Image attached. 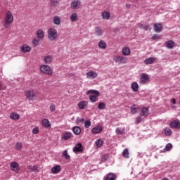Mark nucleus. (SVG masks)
Returning <instances> with one entry per match:
<instances>
[{
    "mask_svg": "<svg viewBox=\"0 0 180 180\" xmlns=\"http://www.w3.org/2000/svg\"><path fill=\"white\" fill-rule=\"evenodd\" d=\"M14 20L15 18L13 17L12 11H7L5 13V17L3 22L4 27H5V29H9V27H11V25L13 23Z\"/></svg>",
    "mask_w": 180,
    "mask_h": 180,
    "instance_id": "f257e3e1",
    "label": "nucleus"
},
{
    "mask_svg": "<svg viewBox=\"0 0 180 180\" xmlns=\"http://www.w3.org/2000/svg\"><path fill=\"white\" fill-rule=\"evenodd\" d=\"M48 39L50 41H56L58 39V32L55 28L51 27L48 30Z\"/></svg>",
    "mask_w": 180,
    "mask_h": 180,
    "instance_id": "f03ea898",
    "label": "nucleus"
},
{
    "mask_svg": "<svg viewBox=\"0 0 180 180\" xmlns=\"http://www.w3.org/2000/svg\"><path fill=\"white\" fill-rule=\"evenodd\" d=\"M89 94H91L89 96V99L91 102L93 103L96 102V98H98V96L101 95V94L98 91H88L86 92V95H89Z\"/></svg>",
    "mask_w": 180,
    "mask_h": 180,
    "instance_id": "7ed1b4c3",
    "label": "nucleus"
},
{
    "mask_svg": "<svg viewBox=\"0 0 180 180\" xmlns=\"http://www.w3.org/2000/svg\"><path fill=\"white\" fill-rule=\"evenodd\" d=\"M40 71L44 74H47V75H51V74H53V70H51V68L47 65H41Z\"/></svg>",
    "mask_w": 180,
    "mask_h": 180,
    "instance_id": "20e7f679",
    "label": "nucleus"
},
{
    "mask_svg": "<svg viewBox=\"0 0 180 180\" xmlns=\"http://www.w3.org/2000/svg\"><path fill=\"white\" fill-rule=\"evenodd\" d=\"M115 63L118 64H126L127 63V58L121 56H117L114 58Z\"/></svg>",
    "mask_w": 180,
    "mask_h": 180,
    "instance_id": "39448f33",
    "label": "nucleus"
},
{
    "mask_svg": "<svg viewBox=\"0 0 180 180\" xmlns=\"http://www.w3.org/2000/svg\"><path fill=\"white\" fill-rule=\"evenodd\" d=\"M25 96L28 101H34V99H36V94H34L33 91H26Z\"/></svg>",
    "mask_w": 180,
    "mask_h": 180,
    "instance_id": "423d86ee",
    "label": "nucleus"
},
{
    "mask_svg": "<svg viewBox=\"0 0 180 180\" xmlns=\"http://www.w3.org/2000/svg\"><path fill=\"white\" fill-rule=\"evenodd\" d=\"M10 167L11 169V171H13L14 172L19 174V171H20V168H19V164L18 162H12L10 164Z\"/></svg>",
    "mask_w": 180,
    "mask_h": 180,
    "instance_id": "0eeeda50",
    "label": "nucleus"
},
{
    "mask_svg": "<svg viewBox=\"0 0 180 180\" xmlns=\"http://www.w3.org/2000/svg\"><path fill=\"white\" fill-rule=\"evenodd\" d=\"M70 8L75 10L79 9L81 8V1L74 0L70 4Z\"/></svg>",
    "mask_w": 180,
    "mask_h": 180,
    "instance_id": "6e6552de",
    "label": "nucleus"
},
{
    "mask_svg": "<svg viewBox=\"0 0 180 180\" xmlns=\"http://www.w3.org/2000/svg\"><path fill=\"white\" fill-rule=\"evenodd\" d=\"M148 81H150V77L148 76V75H147L146 73H143L140 77V83L141 84H147V83H148Z\"/></svg>",
    "mask_w": 180,
    "mask_h": 180,
    "instance_id": "1a4fd4ad",
    "label": "nucleus"
},
{
    "mask_svg": "<svg viewBox=\"0 0 180 180\" xmlns=\"http://www.w3.org/2000/svg\"><path fill=\"white\" fill-rule=\"evenodd\" d=\"M169 127L171 129H176L179 130L180 129V121L179 120H173L169 123Z\"/></svg>",
    "mask_w": 180,
    "mask_h": 180,
    "instance_id": "9d476101",
    "label": "nucleus"
},
{
    "mask_svg": "<svg viewBox=\"0 0 180 180\" xmlns=\"http://www.w3.org/2000/svg\"><path fill=\"white\" fill-rule=\"evenodd\" d=\"M117 179V176L116 175V174L110 172L103 177V180H116Z\"/></svg>",
    "mask_w": 180,
    "mask_h": 180,
    "instance_id": "9b49d317",
    "label": "nucleus"
},
{
    "mask_svg": "<svg viewBox=\"0 0 180 180\" xmlns=\"http://www.w3.org/2000/svg\"><path fill=\"white\" fill-rule=\"evenodd\" d=\"M73 151L75 153V154H78V153H81L82 151H84V147L82 146V143H79L73 148Z\"/></svg>",
    "mask_w": 180,
    "mask_h": 180,
    "instance_id": "f8f14e48",
    "label": "nucleus"
},
{
    "mask_svg": "<svg viewBox=\"0 0 180 180\" xmlns=\"http://www.w3.org/2000/svg\"><path fill=\"white\" fill-rule=\"evenodd\" d=\"M88 101H82L77 103L78 108L82 110L84 109H86L88 108Z\"/></svg>",
    "mask_w": 180,
    "mask_h": 180,
    "instance_id": "ddd939ff",
    "label": "nucleus"
},
{
    "mask_svg": "<svg viewBox=\"0 0 180 180\" xmlns=\"http://www.w3.org/2000/svg\"><path fill=\"white\" fill-rule=\"evenodd\" d=\"M20 50L22 53H30V51H32V47L27 44H23L21 46Z\"/></svg>",
    "mask_w": 180,
    "mask_h": 180,
    "instance_id": "4468645a",
    "label": "nucleus"
},
{
    "mask_svg": "<svg viewBox=\"0 0 180 180\" xmlns=\"http://www.w3.org/2000/svg\"><path fill=\"white\" fill-rule=\"evenodd\" d=\"M150 112V110H148V108L143 107L141 109L140 111V116H145V117H147L148 116Z\"/></svg>",
    "mask_w": 180,
    "mask_h": 180,
    "instance_id": "2eb2a0df",
    "label": "nucleus"
},
{
    "mask_svg": "<svg viewBox=\"0 0 180 180\" xmlns=\"http://www.w3.org/2000/svg\"><path fill=\"white\" fill-rule=\"evenodd\" d=\"M103 130V128L102 127V126L98 125L96 127H94L92 129L91 131H92L93 134H99V133L101 131H102Z\"/></svg>",
    "mask_w": 180,
    "mask_h": 180,
    "instance_id": "dca6fc26",
    "label": "nucleus"
},
{
    "mask_svg": "<svg viewBox=\"0 0 180 180\" xmlns=\"http://www.w3.org/2000/svg\"><path fill=\"white\" fill-rule=\"evenodd\" d=\"M153 30L156 33H160L162 30V25L160 23H155L153 25Z\"/></svg>",
    "mask_w": 180,
    "mask_h": 180,
    "instance_id": "f3484780",
    "label": "nucleus"
},
{
    "mask_svg": "<svg viewBox=\"0 0 180 180\" xmlns=\"http://www.w3.org/2000/svg\"><path fill=\"white\" fill-rule=\"evenodd\" d=\"M98 77V73L94 72V71H89L86 73V77L89 78L90 79H95Z\"/></svg>",
    "mask_w": 180,
    "mask_h": 180,
    "instance_id": "a211bd4d",
    "label": "nucleus"
},
{
    "mask_svg": "<svg viewBox=\"0 0 180 180\" xmlns=\"http://www.w3.org/2000/svg\"><path fill=\"white\" fill-rule=\"evenodd\" d=\"M37 39L43 40L44 39V31L43 30H38L36 33Z\"/></svg>",
    "mask_w": 180,
    "mask_h": 180,
    "instance_id": "6ab92c4d",
    "label": "nucleus"
},
{
    "mask_svg": "<svg viewBox=\"0 0 180 180\" xmlns=\"http://www.w3.org/2000/svg\"><path fill=\"white\" fill-rule=\"evenodd\" d=\"M165 47L169 49H174V46H175V42L172 40L167 41L165 43Z\"/></svg>",
    "mask_w": 180,
    "mask_h": 180,
    "instance_id": "aec40b11",
    "label": "nucleus"
},
{
    "mask_svg": "<svg viewBox=\"0 0 180 180\" xmlns=\"http://www.w3.org/2000/svg\"><path fill=\"white\" fill-rule=\"evenodd\" d=\"M72 131L75 136H79L81 134L82 129L81 127L75 126L72 127Z\"/></svg>",
    "mask_w": 180,
    "mask_h": 180,
    "instance_id": "412c9836",
    "label": "nucleus"
},
{
    "mask_svg": "<svg viewBox=\"0 0 180 180\" xmlns=\"http://www.w3.org/2000/svg\"><path fill=\"white\" fill-rule=\"evenodd\" d=\"M157 60V58L150 57L148 58H146L144 60V63L146 64V65H150V64H154V62Z\"/></svg>",
    "mask_w": 180,
    "mask_h": 180,
    "instance_id": "4be33fe9",
    "label": "nucleus"
},
{
    "mask_svg": "<svg viewBox=\"0 0 180 180\" xmlns=\"http://www.w3.org/2000/svg\"><path fill=\"white\" fill-rule=\"evenodd\" d=\"M10 119L12 120H19V119H20V115L18 112H11Z\"/></svg>",
    "mask_w": 180,
    "mask_h": 180,
    "instance_id": "5701e85b",
    "label": "nucleus"
},
{
    "mask_svg": "<svg viewBox=\"0 0 180 180\" xmlns=\"http://www.w3.org/2000/svg\"><path fill=\"white\" fill-rule=\"evenodd\" d=\"M72 136V133L68 131L63 134V136L61 137L62 140H70Z\"/></svg>",
    "mask_w": 180,
    "mask_h": 180,
    "instance_id": "b1692460",
    "label": "nucleus"
},
{
    "mask_svg": "<svg viewBox=\"0 0 180 180\" xmlns=\"http://www.w3.org/2000/svg\"><path fill=\"white\" fill-rule=\"evenodd\" d=\"M42 126L46 129H49V127H51V124H50V121H49L47 118H44L42 120Z\"/></svg>",
    "mask_w": 180,
    "mask_h": 180,
    "instance_id": "393cba45",
    "label": "nucleus"
},
{
    "mask_svg": "<svg viewBox=\"0 0 180 180\" xmlns=\"http://www.w3.org/2000/svg\"><path fill=\"white\" fill-rule=\"evenodd\" d=\"M102 18L104 20H109L110 19V13L109 11H104L102 13Z\"/></svg>",
    "mask_w": 180,
    "mask_h": 180,
    "instance_id": "a878e982",
    "label": "nucleus"
},
{
    "mask_svg": "<svg viewBox=\"0 0 180 180\" xmlns=\"http://www.w3.org/2000/svg\"><path fill=\"white\" fill-rule=\"evenodd\" d=\"M122 56H130V48L125 46L122 50Z\"/></svg>",
    "mask_w": 180,
    "mask_h": 180,
    "instance_id": "bb28decb",
    "label": "nucleus"
},
{
    "mask_svg": "<svg viewBox=\"0 0 180 180\" xmlns=\"http://www.w3.org/2000/svg\"><path fill=\"white\" fill-rule=\"evenodd\" d=\"M53 174H59L61 172V167L60 165H56L51 169Z\"/></svg>",
    "mask_w": 180,
    "mask_h": 180,
    "instance_id": "cd10ccee",
    "label": "nucleus"
},
{
    "mask_svg": "<svg viewBox=\"0 0 180 180\" xmlns=\"http://www.w3.org/2000/svg\"><path fill=\"white\" fill-rule=\"evenodd\" d=\"M138 26H139V27H140V29H143V30H146V31L150 30V25H148L139 23Z\"/></svg>",
    "mask_w": 180,
    "mask_h": 180,
    "instance_id": "c85d7f7f",
    "label": "nucleus"
},
{
    "mask_svg": "<svg viewBox=\"0 0 180 180\" xmlns=\"http://www.w3.org/2000/svg\"><path fill=\"white\" fill-rule=\"evenodd\" d=\"M95 34H96V36H102V34H103V31L102 30V29L99 27H95Z\"/></svg>",
    "mask_w": 180,
    "mask_h": 180,
    "instance_id": "c756f323",
    "label": "nucleus"
},
{
    "mask_svg": "<svg viewBox=\"0 0 180 180\" xmlns=\"http://www.w3.org/2000/svg\"><path fill=\"white\" fill-rule=\"evenodd\" d=\"M70 20L71 22H77V20H78V14L77 13H73L70 15Z\"/></svg>",
    "mask_w": 180,
    "mask_h": 180,
    "instance_id": "7c9ffc66",
    "label": "nucleus"
},
{
    "mask_svg": "<svg viewBox=\"0 0 180 180\" xmlns=\"http://www.w3.org/2000/svg\"><path fill=\"white\" fill-rule=\"evenodd\" d=\"M52 60H53V58L50 56H47L44 58V61L45 64H50Z\"/></svg>",
    "mask_w": 180,
    "mask_h": 180,
    "instance_id": "2f4dec72",
    "label": "nucleus"
},
{
    "mask_svg": "<svg viewBox=\"0 0 180 180\" xmlns=\"http://www.w3.org/2000/svg\"><path fill=\"white\" fill-rule=\"evenodd\" d=\"M54 25H61V18L58 16L53 17Z\"/></svg>",
    "mask_w": 180,
    "mask_h": 180,
    "instance_id": "473e14b6",
    "label": "nucleus"
},
{
    "mask_svg": "<svg viewBox=\"0 0 180 180\" xmlns=\"http://www.w3.org/2000/svg\"><path fill=\"white\" fill-rule=\"evenodd\" d=\"M98 47L105 50V49H106V42L103 40L100 41L98 43Z\"/></svg>",
    "mask_w": 180,
    "mask_h": 180,
    "instance_id": "72a5a7b5",
    "label": "nucleus"
},
{
    "mask_svg": "<svg viewBox=\"0 0 180 180\" xmlns=\"http://www.w3.org/2000/svg\"><path fill=\"white\" fill-rule=\"evenodd\" d=\"M164 131L166 136H172V130H171V129L165 127Z\"/></svg>",
    "mask_w": 180,
    "mask_h": 180,
    "instance_id": "f704fd0d",
    "label": "nucleus"
},
{
    "mask_svg": "<svg viewBox=\"0 0 180 180\" xmlns=\"http://www.w3.org/2000/svg\"><path fill=\"white\" fill-rule=\"evenodd\" d=\"M32 44L34 47H37V46H39V44H40V39H39V38H34L32 40Z\"/></svg>",
    "mask_w": 180,
    "mask_h": 180,
    "instance_id": "c9c22d12",
    "label": "nucleus"
},
{
    "mask_svg": "<svg viewBox=\"0 0 180 180\" xmlns=\"http://www.w3.org/2000/svg\"><path fill=\"white\" fill-rule=\"evenodd\" d=\"M129 149L126 148L123 150L122 152V157H124V158H129Z\"/></svg>",
    "mask_w": 180,
    "mask_h": 180,
    "instance_id": "e433bc0d",
    "label": "nucleus"
},
{
    "mask_svg": "<svg viewBox=\"0 0 180 180\" xmlns=\"http://www.w3.org/2000/svg\"><path fill=\"white\" fill-rule=\"evenodd\" d=\"M98 108L100 109V110H103L106 109V104H105L103 102H101L98 104Z\"/></svg>",
    "mask_w": 180,
    "mask_h": 180,
    "instance_id": "4c0bfd02",
    "label": "nucleus"
},
{
    "mask_svg": "<svg viewBox=\"0 0 180 180\" xmlns=\"http://www.w3.org/2000/svg\"><path fill=\"white\" fill-rule=\"evenodd\" d=\"M62 157H63V158H65V160H70V155H68V151L67 150L63 151Z\"/></svg>",
    "mask_w": 180,
    "mask_h": 180,
    "instance_id": "58836bf2",
    "label": "nucleus"
},
{
    "mask_svg": "<svg viewBox=\"0 0 180 180\" xmlns=\"http://www.w3.org/2000/svg\"><path fill=\"white\" fill-rule=\"evenodd\" d=\"M60 2L58 0H51L50 5L51 6H58Z\"/></svg>",
    "mask_w": 180,
    "mask_h": 180,
    "instance_id": "ea45409f",
    "label": "nucleus"
},
{
    "mask_svg": "<svg viewBox=\"0 0 180 180\" xmlns=\"http://www.w3.org/2000/svg\"><path fill=\"white\" fill-rule=\"evenodd\" d=\"M131 89L133 91H139V84H137V82L132 83Z\"/></svg>",
    "mask_w": 180,
    "mask_h": 180,
    "instance_id": "a19ab883",
    "label": "nucleus"
},
{
    "mask_svg": "<svg viewBox=\"0 0 180 180\" xmlns=\"http://www.w3.org/2000/svg\"><path fill=\"white\" fill-rule=\"evenodd\" d=\"M171 148H172V143H167L164 148V151H170Z\"/></svg>",
    "mask_w": 180,
    "mask_h": 180,
    "instance_id": "79ce46f5",
    "label": "nucleus"
},
{
    "mask_svg": "<svg viewBox=\"0 0 180 180\" xmlns=\"http://www.w3.org/2000/svg\"><path fill=\"white\" fill-rule=\"evenodd\" d=\"M108 158H109V155L108 154L103 155L102 158H101L102 162H105L108 161Z\"/></svg>",
    "mask_w": 180,
    "mask_h": 180,
    "instance_id": "37998d69",
    "label": "nucleus"
},
{
    "mask_svg": "<svg viewBox=\"0 0 180 180\" xmlns=\"http://www.w3.org/2000/svg\"><path fill=\"white\" fill-rule=\"evenodd\" d=\"M84 127L85 129H89L91 127V120H87L84 122Z\"/></svg>",
    "mask_w": 180,
    "mask_h": 180,
    "instance_id": "c03bdc74",
    "label": "nucleus"
},
{
    "mask_svg": "<svg viewBox=\"0 0 180 180\" xmlns=\"http://www.w3.org/2000/svg\"><path fill=\"white\" fill-rule=\"evenodd\" d=\"M115 133L116 134H119V135H122L124 133V128H123L122 130H120V129L117 128L115 129Z\"/></svg>",
    "mask_w": 180,
    "mask_h": 180,
    "instance_id": "a18cd8bd",
    "label": "nucleus"
},
{
    "mask_svg": "<svg viewBox=\"0 0 180 180\" xmlns=\"http://www.w3.org/2000/svg\"><path fill=\"white\" fill-rule=\"evenodd\" d=\"M22 142H18L16 144H15V148L16 150H18V151H20V150H22Z\"/></svg>",
    "mask_w": 180,
    "mask_h": 180,
    "instance_id": "49530a36",
    "label": "nucleus"
},
{
    "mask_svg": "<svg viewBox=\"0 0 180 180\" xmlns=\"http://www.w3.org/2000/svg\"><path fill=\"white\" fill-rule=\"evenodd\" d=\"M131 113L133 115H136V113H137V108H136V105H134L132 107H131Z\"/></svg>",
    "mask_w": 180,
    "mask_h": 180,
    "instance_id": "de8ad7c7",
    "label": "nucleus"
},
{
    "mask_svg": "<svg viewBox=\"0 0 180 180\" xmlns=\"http://www.w3.org/2000/svg\"><path fill=\"white\" fill-rule=\"evenodd\" d=\"M143 116H139L137 117L135 120V123H136V124H139V123H141V122H143Z\"/></svg>",
    "mask_w": 180,
    "mask_h": 180,
    "instance_id": "09e8293b",
    "label": "nucleus"
},
{
    "mask_svg": "<svg viewBox=\"0 0 180 180\" xmlns=\"http://www.w3.org/2000/svg\"><path fill=\"white\" fill-rule=\"evenodd\" d=\"M96 144L98 148L102 147L103 142L101 139H98L96 141Z\"/></svg>",
    "mask_w": 180,
    "mask_h": 180,
    "instance_id": "8fccbe9b",
    "label": "nucleus"
},
{
    "mask_svg": "<svg viewBox=\"0 0 180 180\" xmlns=\"http://www.w3.org/2000/svg\"><path fill=\"white\" fill-rule=\"evenodd\" d=\"M85 120L84 118H77L76 120V124H79V123H84Z\"/></svg>",
    "mask_w": 180,
    "mask_h": 180,
    "instance_id": "3c124183",
    "label": "nucleus"
},
{
    "mask_svg": "<svg viewBox=\"0 0 180 180\" xmlns=\"http://www.w3.org/2000/svg\"><path fill=\"white\" fill-rule=\"evenodd\" d=\"M49 108H50L51 112H54V110H56V105L53 103H51L50 105Z\"/></svg>",
    "mask_w": 180,
    "mask_h": 180,
    "instance_id": "603ef678",
    "label": "nucleus"
},
{
    "mask_svg": "<svg viewBox=\"0 0 180 180\" xmlns=\"http://www.w3.org/2000/svg\"><path fill=\"white\" fill-rule=\"evenodd\" d=\"M39 133V127H35L32 129L33 134H37Z\"/></svg>",
    "mask_w": 180,
    "mask_h": 180,
    "instance_id": "864d4df0",
    "label": "nucleus"
},
{
    "mask_svg": "<svg viewBox=\"0 0 180 180\" xmlns=\"http://www.w3.org/2000/svg\"><path fill=\"white\" fill-rule=\"evenodd\" d=\"M152 40H157V39H160V36H158V34H154L152 37H151Z\"/></svg>",
    "mask_w": 180,
    "mask_h": 180,
    "instance_id": "5fc2aeb1",
    "label": "nucleus"
},
{
    "mask_svg": "<svg viewBox=\"0 0 180 180\" xmlns=\"http://www.w3.org/2000/svg\"><path fill=\"white\" fill-rule=\"evenodd\" d=\"M2 89H6V88L4 87V83L0 82V91H1Z\"/></svg>",
    "mask_w": 180,
    "mask_h": 180,
    "instance_id": "6e6d98bb",
    "label": "nucleus"
},
{
    "mask_svg": "<svg viewBox=\"0 0 180 180\" xmlns=\"http://www.w3.org/2000/svg\"><path fill=\"white\" fill-rule=\"evenodd\" d=\"M37 169H39V167L37 166H33V169H32V171H37Z\"/></svg>",
    "mask_w": 180,
    "mask_h": 180,
    "instance_id": "4d7b16f0",
    "label": "nucleus"
},
{
    "mask_svg": "<svg viewBox=\"0 0 180 180\" xmlns=\"http://www.w3.org/2000/svg\"><path fill=\"white\" fill-rule=\"evenodd\" d=\"M171 102H172V103H173V105H175L176 103L175 98H172Z\"/></svg>",
    "mask_w": 180,
    "mask_h": 180,
    "instance_id": "13d9d810",
    "label": "nucleus"
},
{
    "mask_svg": "<svg viewBox=\"0 0 180 180\" xmlns=\"http://www.w3.org/2000/svg\"><path fill=\"white\" fill-rule=\"evenodd\" d=\"M28 169H30V171H33V166L32 165H30L28 167Z\"/></svg>",
    "mask_w": 180,
    "mask_h": 180,
    "instance_id": "bf43d9fd",
    "label": "nucleus"
},
{
    "mask_svg": "<svg viewBox=\"0 0 180 180\" xmlns=\"http://www.w3.org/2000/svg\"><path fill=\"white\" fill-rule=\"evenodd\" d=\"M125 6H126V8H130V4H127Z\"/></svg>",
    "mask_w": 180,
    "mask_h": 180,
    "instance_id": "052dcab7",
    "label": "nucleus"
},
{
    "mask_svg": "<svg viewBox=\"0 0 180 180\" xmlns=\"http://www.w3.org/2000/svg\"><path fill=\"white\" fill-rule=\"evenodd\" d=\"M90 91H94V90L91 89V90H90Z\"/></svg>",
    "mask_w": 180,
    "mask_h": 180,
    "instance_id": "680f3d73",
    "label": "nucleus"
}]
</instances>
